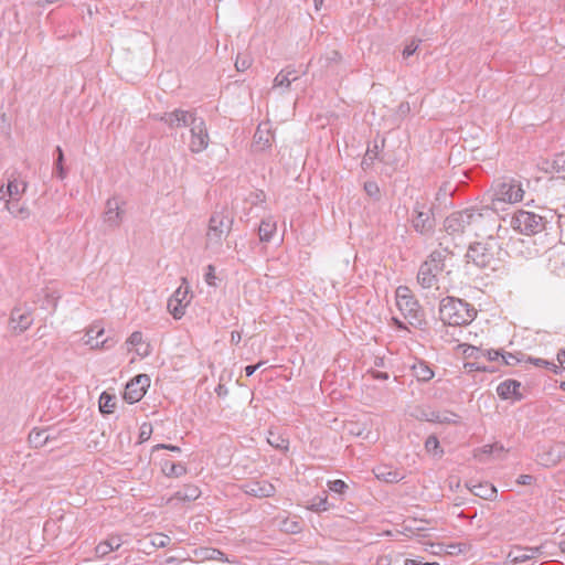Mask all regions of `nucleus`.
I'll return each mask as SVG.
<instances>
[{
  "instance_id": "obj_1",
  "label": "nucleus",
  "mask_w": 565,
  "mask_h": 565,
  "mask_svg": "<svg viewBox=\"0 0 565 565\" xmlns=\"http://www.w3.org/2000/svg\"><path fill=\"white\" fill-rule=\"evenodd\" d=\"M555 211L541 207L540 212L518 210L512 220V227L524 235H535L551 228L554 223Z\"/></svg>"
},
{
  "instance_id": "obj_2",
  "label": "nucleus",
  "mask_w": 565,
  "mask_h": 565,
  "mask_svg": "<svg viewBox=\"0 0 565 565\" xmlns=\"http://www.w3.org/2000/svg\"><path fill=\"white\" fill-rule=\"evenodd\" d=\"M477 316L475 307L468 302L455 298L446 297L440 301L439 319L449 326H465L473 321Z\"/></svg>"
},
{
  "instance_id": "obj_3",
  "label": "nucleus",
  "mask_w": 565,
  "mask_h": 565,
  "mask_svg": "<svg viewBox=\"0 0 565 565\" xmlns=\"http://www.w3.org/2000/svg\"><path fill=\"white\" fill-rule=\"evenodd\" d=\"M470 234L476 236L493 237L498 230L497 210L491 205L473 206L468 209Z\"/></svg>"
},
{
  "instance_id": "obj_4",
  "label": "nucleus",
  "mask_w": 565,
  "mask_h": 565,
  "mask_svg": "<svg viewBox=\"0 0 565 565\" xmlns=\"http://www.w3.org/2000/svg\"><path fill=\"white\" fill-rule=\"evenodd\" d=\"M396 306L408 323L415 328L425 324V313L407 286H398L395 291Z\"/></svg>"
},
{
  "instance_id": "obj_5",
  "label": "nucleus",
  "mask_w": 565,
  "mask_h": 565,
  "mask_svg": "<svg viewBox=\"0 0 565 565\" xmlns=\"http://www.w3.org/2000/svg\"><path fill=\"white\" fill-rule=\"evenodd\" d=\"M524 190L520 181L515 179H503L493 184L491 206L499 210H504L503 204H514L523 200Z\"/></svg>"
},
{
  "instance_id": "obj_6",
  "label": "nucleus",
  "mask_w": 565,
  "mask_h": 565,
  "mask_svg": "<svg viewBox=\"0 0 565 565\" xmlns=\"http://www.w3.org/2000/svg\"><path fill=\"white\" fill-rule=\"evenodd\" d=\"M448 249H436L420 265L417 281L423 288H431L437 282V275L444 270Z\"/></svg>"
},
{
  "instance_id": "obj_7",
  "label": "nucleus",
  "mask_w": 565,
  "mask_h": 565,
  "mask_svg": "<svg viewBox=\"0 0 565 565\" xmlns=\"http://www.w3.org/2000/svg\"><path fill=\"white\" fill-rule=\"evenodd\" d=\"M499 250V244L494 237H489L484 242L471 244L467 250L468 263L475 264L479 268L492 267Z\"/></svg>"
},
{
  "instance_id": "obj_8",
  "label": "nucleus",
  "mask_w": 565,
  "mask_h": 565,
  "mask_svg": "<svg viewBox=\"0 0 565 565\" xmlns=\"http://www.w3.org/2000/svg\"><path fill=\"white\" fill-rule=\"evenodd\" d=\"M233 225V218L224 211L214 212L210 218L206 232V248H216L222 244Z\"/></svg>"
},
{
  "instance_id": "obj_9",
  "label": "nucleus",
  "mask_w": 565,
  "mask_h": 565,
  "mask_svg": "<svg viewBox=\"0 0 565 565\" xmlns=\"http://www.w3.org/2000/svg\"><path fill=\"white\" fill-rule=\"evenodd\" d=\"M411 223L414 231L423 236L431 235L435 228V218L431 210L425 207L419 202H416L413 207Z\"/></svg>"
},
{
  "instance_id": "obj_10",
  "label": "nucleus",
  "mask_w": 565,
  "mask_h": 565,
  "mask_svg": "<svg viewBox=\"0 0 565 565\" xmlns=\"http://www.w3.org/2000/svg\"><path fill=\"white\" fill-rule=\"evenodd\" d=\"M210 143V136L203 118L198 117L190 127L189 150L192 153L204 151Z\"/></svg>"
},
{
  "instance_id": "obj_11",
  "label": "nucleus",
  "mask_w": 565,
  "mask_h": 565,
  "mask_svg": "<svg viewBox=\"0 0 565 565\" xmlns=\"http://www.w3.org/2000/svg\"><path fill=\"white\" fill-rule=\"evenodd\" d=\"M444 228L454 238L467 233L470 234L468 209L448 215L444 221Z\"/></svg>"
},
{
  "instance_id": "obj_12",
  "label": "nucleus",
  "mask_w": 565,
  "mask_h": 565,
  "mask_svg": "<svg viewBox=\"0 0 565 565\" xmlns=\"http://www.w3.org/2000/svg\"><path fill=\"white\" fill-rule=\"evenodd\" d=\"M154 118L163 124H166L169 128H182V127H191L192 121L196 120V115L193 111L184 110V109H174L172 111H167L161 115H156Z\"/></svg>"
},
{
  "instance_id": "obj_13",
  "label": "nucleus",
  "mask_w": 565,
  "mask_h": 565,
  "mask_svg": "<svg viewBox=\"0 0 565 565\" xmlns=\"http://www.w3.org/2000/svg\"><path fill=\"white\" fill-rule=\"evenodd\" d=\"M565 457V443L556 441L539 448L536 460L544 467H553Z\"/></svg>"
},
{
  "instance_id": "obj_14",
  "label": "nucleus",
  "mask_w": 565,
  "mask_h": 565,
  "mask_svg": "<svg viewBox=\"0 0 565 565\" xmlns=\"http://www.w3.org/2000/svg\"><path fill=\"white\" fill-rule=\"evenodd\" d=\"M189 303V286L186 285V279L182 278V285L177 288L168 300V310L174 319H181Z\"/></svg>"
},
{
  "instance_id": "obj_15",
  "label": "nucleus",
  "mask_w": 565,
  "mask_h": 565,
  "mask_svg": "<svg viewBox=\"0 0 565 565\" xmlns=\"http://www.w3.org/2000/svg\"><path fill=\"white\" fill-rule=\"evenodd\" d=\"M150 385V379L146 374L137 375L132 379L125 388L124 399L129 404H134L139 402L145 393L147 387Z\"/></svg>"
},
{
  "instance_id": "obj_16",
  "label": "nucleus",
  "mask_w": 565,
  "mask_h": 565,
  "mask_svg": "<svg viewBox=\"0 0 565 565\" xmlns=\"http://www.w3.org/2000/svg\"><path fill=\"white\" fill-rule=\"evenodd\" d=\"M104 332V328H100L99 326H92L86 332L85 343L92 349H110L115 345V341L110 338H103Z\"/></svg>"
},
{
  "instance_id": "obj_17",
  "label": "nucleus",
  "mask_w": 565,
  "mask_h": 565,
  "mask_svg": "<svg viewBox=\"0 0 565 565\" xmlns=\"http://www.w3.org/2000/svg\"><path fill=\"white\" fill-rule=\"evenodd\" d=\"M243 490L246 494L256 498H270L276 492L275 487L266 480L248 481L243 486Z\"/></svg>"
},
{
  "instance_id": "obj_18",
  "label": "nucleus",
  "mask_w": 565,
  "mask_h": 565,
  "mask_svg": "<svg viewBox=\"0 0 565 565\" xmlns=\"http://www.w3.org/2000/svg\"><path fill=\"white\" fill-rule=\"evenodd\" d=\"M33 322L31 311L26 308H14L10 317V326L17 332L25 331Z\"/></svg>"
},
{
  "instance_id": "obj_19",
  "label": "nucleus",
  "mask_w": 565,
  "mask_h": 565,
  "mask_svg": "<svg viewBox=\"0 0 565 565\" xmlns=\"http://www.w3.org/2000/svg\"><path fill=\"white\" fill-rule=\"evenodd\" d=\"M521 383L516 380H505L497 387V393L502 399L521 401L523 398L520 392Z\"/></svg>"
},
{
  "instance_id": "obj_20",
  "label": "nucleus",
  "mask_w": 565,
  "mask_h": 565,
  "mask_svg": "<svg viewBox=\"0 0 565 565\" xmlns=\"http://www.w3.org/2000/svg\"><path fill=\"white\" fill-rule=\"evenodd\" d=\"M121 214L122 211L119 206V201L116 198L107 200L104 222L111 227L119 226L121 222Z\"/></svg>"
},
{
  "instance_id": "obj_21",
  "label": "nucleus",
  "mask_w": 565,
  "mask_h": 565,
  "mask_svg": "<svg viewBox=\"0 0 565 565\" xmlns=\"http://www.w3.org/2000/svg\"><path fill=\"white\" fill-rule=\"evenodd\" d=\"M539 547H523L514 546L508 554V558L513 564L524 563L535 557L539 554Z\"/></svg>"
},
{
  "instance_id": "obj_22",
  "label": "nucleus",
  "mask_w": 565,
  "mask_h": 565,
  "mask_svg": "<svg viewBox=\"0 0 565 565\" xmlns=\"http://www.w3.org/2000/svg\"><path fill=\"white\" fill-rule=\"evenodd\" d=\"M276 221L268 216L262 220L258 227V236L262 242H270L276 233Z\"/></svg>"
},
{
  "instance_id": "obj_23",
  "label": "nucleus",
  "mask_w": 565,
  "mask_h": 565,
  "mask_svg": "<svg viewBox=\"0 0 565 565\" xmlns=\"http://www.w3.org/2000/svg\"><path fill=\"white\" fill-rule=\"evenodd\" d=\"M412 370H413L414 376L419 382H428L435 375V373L431 370V367L429 366V364L427 362H425L424 360L416 361L413 364Z\"/></svg>"
},
{
  "instance_id": "obj_24",
  "label": "nucleus",
  "mask_w": 565,
  "mask_h": 565,
  "mask_svg": "<svg viewBox=\"0 0 565 565\" xmlns=\"http://www.w3.org/2000/svg\"><path fill=\"white\" fill-rule=\"evenodd\" d=\"M298 79L296 71L287 67L281 70L274 78V87L289 88L290 84Z\"/></svg>"
},
{
  "instance_id": "obj_25",
  "label": "nucleus",
  "mask_w": 565,
  "mask_h": 565,
  "mask_svg": "<svg viewBox=\"0 0 565 565\" xmlns=\"http://www.w3.org/2000/svg\"><path fill=\"white\" fill-rule=\"evenodd\" d=\"M375 476L377 479L391 483L398 482L404 478V475L399 470H395L386 466L379 467L375 470Z\"/></svg>"
},
{
  "instance_id": "obj_26",
  "label": "nucleus",
  "mask_w": 565,
  "mask_h": 565,
  "mask_svg": "<svg viewBox=\"0 0 565 565\" xmlns=\"http://www.w3.org/2000/svg\"><path fill=\"white\" fill-rule=\"evenodd\" d=\"M121 543L122 542L119 536H111L108 540L100 542L95 547V553L97 556L103 557L109 554L110 552L118 550L121 546Z\"/></svg>"
},
{
  "instance_id": "obj_27",
  "label": "nucleus",
  "mask_w": 565,
  "mask_h": 565,
  "mask_svg": "<svg viewBox=\"0 0 565 565\" xmlns=\"http://www.w3.org/2000/svg\"><path fill=\"white\" fill-rule=\"evenodd\" d=\"M161 469L164 476L169 478H179L186 473L185 465L181 462H171L170 460H163Z\"/></svg>"
},
{
  "instance_id": "obj_28",
  "label": "nucleus",
  "mask_w": 565,
  "mask_h": 565,
  "mask_svg": "<svg viewBox=\"0 0 565 565\" xmlns=\"http://www.w3.org/2000/svg\"><path fill=\"white\" fill-rule=\"evenodd\" d=\"M271 146V135L269 130H263L260 126H258L255 135H254V148L257 151H264Z\"/></svg>"
},
{
  "instance_id": "obj_29",
  "label": "nucleus",
  "mask_w": 565,
  "mask_h": 565,
  "mask_svg": "<svg viewBox=\"0 0 565 565\" xmlns=\"http://www.w3.org/2000/svg\"><path fill=\"white\" fill-rule=\"evenodd\" d=\"M200 494L201 491L196 486L186 484L174 493L173 499L190 502L196 500L200 497Z\"/></svg>"
},
{
  "instance_id": "obj_30",
  "label": "nucleus",
  "mask_w": 565,
  "mask_h": 565,
  "mask_svg": "<svg viewBox=\"0 0 565 565\" xmlns=\"http://www.w3.org/2000/svg\"><path fill=\"white\" fill-rule=\"evenodd\" d=\"M267 441L271 447L281 451H287L289 448L288 438L273 430L268 431Z\"/></svg>"
},
{
  "instance_id": "obj_31",
  "label": "nucleus",
  "mask_w": 565,
  "mask_h": 565,
  "mask_svg": "<svg viewBox=\"0 0 565 565\" xmlns=\"http://www.w3.org/2000/svg\"><path fill=\"white\" fill-rule=\"evenodd\" d=\"M470 490L475 495L483 499H491L497 494V489L489 483L472 484Z\"/></svg>"
},
{
  "instance_id": "obj_32",
  "label": "nucleus",
  "mask_w": 565,
  "mask_h": 565,
  "mask_svg": "<svg viewBox=\"0 0 565 565\" xmlns=\"http://www.w3.org/2000/svg\"><path fill=\"white\" fill-rule=\"evenodd\" d=\"M331 504L328 501L327 494L323 495H317L312 498L309 502L308 509L310 511L321 513L330 510Z\"/></svg>"
},
{
  "instance_id": "obj_33",
  "label": "nucleus",
  "mask_w": 565,
  "mask_h": 565,
  "mask_svg": "<svg viewBox=\"0 0 565 565\" xmlns=\"http://www.w3.org/2000/svg\"><path fill=\"white\" fill-rule=\"evenodd\" d=\"M116 406V397L107 392H103L99 396V411L103 414H110Z\"/></svg>"
},
{
  "instance_id": "obj_34",
  "label": "nucleus",
  "mask_w": 565,
  "mask_h": 565,
  "mask_svg": "<svg viewBox=\"0 0 565 565\" xmlns=\"http://www.w3.org/2000/svg\"><path fill=\"white\" fill-rule=\"evenodd\" d=\"M6 206L10 214L14 217L25 220L30 215L29 210L25 206L20 205L17 200L8 201Z\"/></svg>"
},
{
  "instance_id": "obj_35",
  "label": "nucleus",
  "mask_w": 565,
  "mask_h": 565,
  "mask_svg": "<svg viewBox=\"0 0 565 565\" xmlns=\"http://www.w3.org/2000/svg\"><path fill=\"white\" fill-rule=\"evenodd\" d=\"M327 486H328V489L332 492V493H335L338 494L341 499H344L350 487L348 483H345L343 480L341 479H337V480H329L327 482Z\"/></svg>"
},
{
  "instance_id": "obj_36",
  "label": "nucleus",
  "mask_w": 565,
  "mask_h": 565,
  "mask_svg": "<svg viewBox=\"0 0 565 565\" xmlns=\"http://www.w3.org/2000/svg\"><path fill=\"white\" fill-rule=\"evenodd\" d=\"M26 189V183L24 181H19L17 179L9 180L7 185V193L11 198V200H17V198L23 193Z\"/></svg>"
},
{
  "instance_id": "obj_37",
  "label": "nucleus",
  "mask_w": 565,
  "mask_h": 565,
  "mask_svg": "<svg viewBox=\"0 0 565 565\" xmlns=\"http://www.w3.org/2000/svg\"><path fill=\"white\" fill-rule=\"evenodd\" d=\"M56 152H57V158H56V161H55V167H54V171H55V174L58 179L63 180L66 178V170L63 166V161H64V153H63V150L60 146L56 147Z\"/></svg>"
},
{
  "instance_id": "obj_38",
  "label": "nucleus",
  "mask_w": 565,
  "mask_h": 565,
  "mask_svg": "<svg viewBox=\"0 0 565 565\" xmlns=\"http://www.w3.org/2000/svg\"><path fill=\"white\" fill-rule=\"evenodd\" d=\"M425 449L427 452L434 454L436 456L443 455V449L440 448L439 440L436 436H429L425 441Z\"/></svg>"
},
{
  "instance_id": "obj_39",
  "label": "nucleus",
  "mask_w": 565,
  "mask_h": 565,
  "mask_svg": "<svg viewBox=\"0 0 565 565\" xmlns=\"http://www.w3.org/2000/svg\"><path fill=\"white\" fill-rule=\"evenodd\" d=\"M526 361H529L530 363L534 364L537 367H544V369L552 370V371H555V369L557 367L554 362H551V361H547L544 359H540V358L527 356Z\"/></svg>"
},
{
  "instance_id": "obj_40",
  "label": "nucleus",
  "mask_w": 565,
  "mask_h": 565,
  "mask_svg": "<svg viewBox=\"0 0 565 565\" xmlns=\"http://www.w3.org/2000/svg\"><path fill=\"white\" fill-rule=\"evenodd\" d=\"M552 169L557 173L565 172V152L554 156Z\"/></svg>"
},
{
  "instance_id": "obj_41",
  "label": "nucleus",
  "mask_w": 565,
  "mask_h": 565,
  "mask_svg": "<svg viewBox=\"0 0 565 565\" xmlns=\"http://www.w3.org/2000/svg\"><path fill=\"white\" fill-rule=\"evenodd\" d=\"M483 351H484V349H481V348H478L475 345H468L463 350V353L469 359L481 360L482 356L484 355Z\"/></svg>"
},
{
  "instance_id": "obj_42",
  "label": "nucleus",
  "mask_w": 565,
  "mask_h": 565,
  "mask_svg": "<svg viewBox=\"0 0 565 565\" xmlns=\"http://www.w3.org/2000/svg\"><path fill=\"white\" fill-rule=\"evenodd\" d=\"M364 190L369 196L375 200L380 199V188L375 181H366L364 183Z\"/></svg>"
},
{
  "instance_id": "obj_43",
  "label": "nucleus",
  "mask_w": 565,
  "mask_h": 565,
  "mask_svg": "<svg viewBox=\"0 0 565 565\" xmlns=\"http://www.w3.org/2000/svg\"><path fill=\"white\" fill-rule=\"evenodd\" d=\"M49 436L46 435V430L32 431L29 436L30 443L35 446L41 445L47 440Z\"/></svg>"
},
{
  "instance_id": "obj_44",
  "label": "nucleus",
  "mask_w": 565,
  "mask_h": 565,
  "mask_svg": "<svg viewBox=\"0 0 565 565\" xmlns=\"http://www.w3.org/2000/svg\"><path fill=\"white\" fill-rule=\"evenodd\" d=\"M252 62L247 55L238 54L235 61V67L238 72H244L249 68Z\"/></svg>"
},
{
  "instance_id": "obj_45",
  "label": "nucleus",
  "mask_w": 565,
  "mask_h": 565,
  "mask_svg": "<svg viewBox=\"0 0 565 565\" xmlns=\"http://www.w3.org/2000/svg\"><path fill=\"white\" fill-rule=\"evenodd\" d=\"M494 454L493 444L492 445H484L478 449L475 450V458L482 461V456H489Z\"/></svg>"
},
{
  "instance_id": "obj_46",
  "label": "nucleus",
  "mask_w": 565,
  "mask_h": 565,
  "mask_svg": "<svg viewBox=\"0 0 565 565\" xmlns=\"http://www.w3.org/2000/svg\"><path fill=\"white\" fill-rule=\"evenodd\" d=\"M470 372L471 371H480V372H494V369L488 367L486 365H481L479 363V360H476L475 362H468L465 365Z\"/></svg>"
},
{
  "instance_id": "obj_47",
  "label": "nucleus",
  "mask_w": 565,
  "mask_h": 565,
  "mask_svg": "<svg viewBox=\"0 0 565 565\" xmlns=\"http://www.w3.org/2000/svg\"><path fill=\"white\" fill-rule=\"evenodd\" d=\"M501 358L505 365H515V364L522 362V359L519 358V355L513 354V353H502L501 352Z\"/></svg>"
},
{
  "instance_id": "obj_48",
  "label": "nucleus",
  "mask_w": 565,
  "mask_h": 565,
  "mask_svg": "<svg viewBox=\"0 0 565 565\" xmlns=\"http://www.w3.org/2000/svg\"><path fill=\"white\" fill-rule=\"evenodd\" d=\"M204 280L207 285L212 286L214 285V280H215V268L213 265H209L206 267V271H205V275H204Z\"/></svg>"
},
{
  "instance_id": "obj_49",
  "label": "nucleus",
  "mask_w": 565,
  "mask_h": 565,
  "mask_svg": "<svg viewBox=\"0 0 565 565\" xmlns=\"http://www.w3.org/2000/svg\"><path fill=\"white\" fill-rule=\"evenodd\" d=\"M207 558L215 559V561L228 562V559L226 558V555L222 551L216 550V548H212L210 551Z\"/></svg>"
},
{
  "instance_id": "obj_50",
  "label": "nucleus",
  "mask_w": 565,
  "mask_h": 565,
  "mask_svg": "<svg viewBox=\"0 0 565 565\" xmlns=\"http://www.w3.org/2000/svg\"><path fill=\"white\" fill-rule=\"evenodd\" d=\"M483 353L484 355L482 356V359H486L488 361H495L499 359V356H501L500 350L484 349Z\"/></svg>"
},
{
  "instance_id": "obj_51",
  "label": "nucleus",
  "mask_w": 565,
  "mask_h": 565,
  "mask_svg": "<svg viewBox=\"0 0 565 565\" xmlns=\"http://www.w3.org/2000/svg\"><path fill=\"white\" fill-rule=\"evenodd\" d=\"M169 541L170 539L167 535L157 534L152 540V544L157 547H164Z\"/></svg>"
},
{
  "instance_id": "obj_52",
  "label": "nucleus",
  "mask_w": 565,
  "mask_h": 565,
  "mask_svg": "<svg viewBox=\"0 0 565 565\" xmlns=\"http://www.w3.org/2000/svg\"><path fill=\"white\" fill-rule=\"evenodd\" d=\"M141 342H142V333H141L140 331H135V332H132V333L129 335L128 340H127V343H128L129 345H132V347L138 345V344H140Z\"/></svg>"
},
{
  "instance_id": "obj_53",
  "label": "nucleus",
  "mask_w": 565,
  "mask_h": 565,
  "mask_svg": "<svg viewBox=\"0 0 565 565\" xmlns=\"http://www.w3.org/2000/svg\"><path fill=\"white\" fill-rule=\"evenodd\" d=\"M159 449H167L173 452H181V448L174 445H167V444H158L152 447V452L159 450Z\"/></svg>"
},
{
  "instance_id": "obj_54",
  "label": "nucleus",
  "mask_w": 565,
  "mask_h": 565,
  "mask_svg": "<svg viewBox=\"0 0 565 565\" xmlns=\"http://www.w3.org/2000/svg\"><path fill=\"white\" fill-rule=\"evenodd\" d=\"M151 431L152 429L150 426L143 425L140 429L139 443L148 440L150 438Z\"/></svg>"
},
{
  "instance_id": "obj_55",
  "label": "nucleus",
  "mask_w": 565,
  "mask_h": 565,
  "mask_svg": "<svg viewBox=\"0 0 565 565\" xmlns=\"http://www.w3.org/2000/svg\"><path fill=\"white\" fill-rule=\"evenodd\" d=\"M554 223L557 225V227L562 231V232H565V214L563 213H557L555 211V218H554Z\"/></svg>"
},
{
  "instance_id": "obj_56",
  "label": "nucleus",
  "mask_w": 565,
  "mask_h": 565,
  "mask_svg": "<svg viewBox=\"0 0 565 565\" xmlns=\"http://www.w3.org/2000/svg\"><path fill=\"white\" fill-rule=\"evenodd\" d=\"M417 47H418V45L415 44L414 42H412L411 44L406 45L405 49L403 50V57L407 58L411 55H413L416 52Z\"/></svg>"
},
{
  "instance_id": "obj_57",
  "label": "nucleus",
  "mask_w": 565,
  "mask_h": 565,
  "mask_svg": "<svg viewBox=\"0 0 565 565\" xmlns=\"http://www.w3.org/2000/svg\"><path fill=\"white\" fill-rule=\"evenodd\" d=\"M264 364H265V362L260 361L257 364L245 366L246 376H252Z\"/></svg>"
},
{
  "instance_id": "obj_58",
  "label": "nucleus",
  "mask_w": 565,
  "mask_h": 565,
  "mask_svg": "<svg viewBox=\"0 0 565 565\" xmlns=\"http://www.w3.org/2000/svg\"><path fill=\"white\" fill-rule=\"evenodd\" d=\"M405 565H439L437 562H424L422 559H406Z\"/></svg>"
},
{
  "instance_id": "obj_59",
  "label": "nucleus",
  "mask_w": 565,
  "mask_h": 565,
  "mask_svg": "<svg viewBox=\"0 0 565 565\" xmlns=\"http://www.w3.org/2000/svg\"><path fill=\"white\" fill-rule=\"evenodd\" d=\"M534 478L531 475H521L518 478L519 484L529 486L533 482Z\"/></svg>"
},
{
  "instance_id": "obj_60",
  "label": "nucleus",
  "mask_w": 565,
  "mask_h": 565,
  "mask_svg": "<svg viewBox=\"0 0 565 565\" xmlns=\"http://www.w3.org/2000/svg\"><path fill=\"white\" fill-rule=\"evenodd\" d=\"M215 393L220 397H225L228 394V388L224 384H218L215 387Z\"/></svg>"
},
{
  "instance_id": "obj_61",
  "label": "nucleus",
  "mask_w": 565,
  "mask_h": 565,
  "mask_svg": "<svg viewBox=\"0 0 565 565\" xmlns=\"http://www.w3.org/2000/svg\"><path fill=\"white\" fill-rule=\"evenodd\" d=\"M43 307H44L45 309H49V308L51 307V309H52V310H54V309H55V307H56V298H54V297H47V298H46V301H45V305H43Z\"/></svg>"
},
{
  "instance_id": "obj_62",
  "label": "nucleus",
  "mask_w": 565,
  "mask_h": 565,
  "mask_svg": "<svg viewBox=\"0 0 565 565\" xmlns=\"http://www.w3.org/2000/svg\"><path fill=\"white\" fill-rule=\"evenodd\" d=\"M242 340V334L238 331L231 332V342L234 344H238Z\"/></svg>"
},
{
  "instance_id": "obj_63",
  "label": "nucleus",
  "mask_w": 565,
  "mask_h": 565,
  "mask_svg": "<svg viewBox=\"0 0 565 565\" xmlns=\"http://www.w3.org/2000/svg\"><path fill=\"white\" fill-rule=\"evenodd\" d=\"M373 377L376 380L385 381L388 379V374L386 372L375 371L373 372Z\"/></svg>"
},
{
  "instance_id": "obj_64",
  "label": "nucleus",
  "mask_w": 565,
  "mask_h": 565,
  "mask_svg": "<svg viewBox=\"0 0 565 565\" xmlns=\"http://www.w3.org/2000/svg\"><path fill=\"white\" fill-rule=\"evenodd\" d=\"M557 361L565 369V349L557 353Z\"/></svg>"
}]
</instances>
